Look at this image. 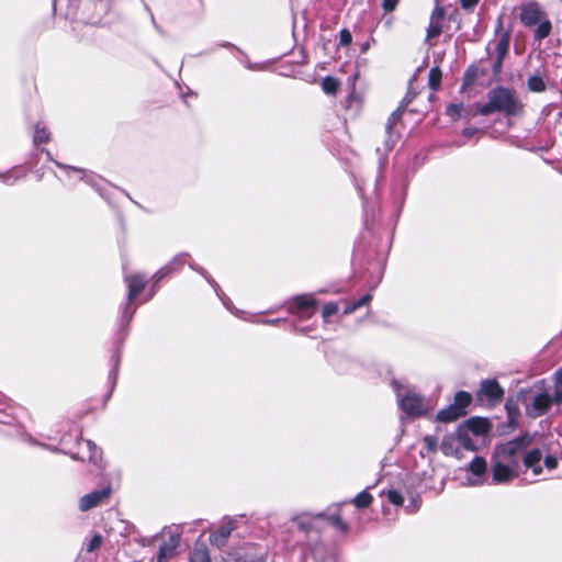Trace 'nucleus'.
I'll use <instances>...</instances> for the list:
<instances>
[{"label": "nucleus", "instance_id": "f257e3e1", "mask_svg": "<svg viewBox=\"0 0 562 562\" xmlns=\"http://www.w3.org/2000/svg\"><path fill=\"white\" fill-rule=\"evenodd\" d=\"M494 112H503L506 115H520L524 112L522 102L515 92L506 87H496L488 91L487 102L483 105L473 104L468 115H488Z\"/></svg>", "mask_w": 562, "mask_h": 562}, {"label": "nucleus", "instance_id": "f03ea898", "mask_svg": "<svg viewBox=\"0 0 562 562\" xmlns=\"http://www.w3.org/2000/svg\"><path fill=\"white\" fill-rule=\"evenodd\" d=\"M544 380L537 381L528 389H520L517 393L518 400L525 405L526 413L530 417H539L547 413L552 400L544 389Z\"/></svg>", "mask_w": 562, "mask_h": 562}, {"label": "nucleus", "instance_id": "7ed1b4c3", "mask_svg": "<svg viewBox=\"0 0 562 562\" xmlns=\"http://www.w3.org/2000/svg\"><path fill=\"white\" fill-rule=\"evenodd\" d=\"M391 385L396 394L397 405L406 416L418 417L427 413L428 404L415 387L397 380H392Z\"/></svg>", "mask_w": 562, "mask_h": 562}, {"label": "nucleus", "instance_id": "20e7f679", "mask_svg": "<svg viewBox=\"0 0 562 562\" xmlns=\"http://www.w3.org/2000/svg\"><path fill=\"white\" fill-rule=\"evenodd\" d=\"M527 441L525 438H515L506 443L498 445L493 454L499 457L502 460H507L513 465L518 468L519 457L525 451Z\"/></svg>", "mask_w": 562, "mask_h": 562}, {"label": "nucleus", "instance_id": "39448f33", "mask_svg": "<svg viewBox=\"0 0 562 562\" xmlns=\"http://www.w3.org/2000/svg\"><path fill=\"white\" fill-rule=\"evenodd\" d=\"M239 517L240 516H225L222 519V524L218 529L211 532L209 537L210 543L217 549L224 548L227 544L232 532L237 529Z\"/></svg>", "mask_w": 562, "mask_h": 562}, {"label": "nucleus", "instance_id": "423d86ee", "mask_svg": "<svg viewBox=\"0 0 562 562\" xmlns=\"http://www.w3.org/2000/svg\"><path fill=\"white\" fill-rule=\"evenodd\" d=\"M517 468L513 465V462L502 460L499 457L492 456V479L491 484H505L510 482L516 472Z\"/></svg>", "mask_w": 562, "mask_h": 562}, {"label": "nucleus", "instance_id": "0eeeda50", "mask_svg": "<svg viewBox=\"0 0 562 562\" xmlns=\"http://www.w3.org/2000/svg\"><path fill=\"white\" fill-rule=\"evenodd\" d=\"M128 293H127V304L122 315V321L128 323L135 313V308L130 307V303L144 290L145 288V277L142 274H131L125 276L124 278Z\"/></svg>", "mask_w": 562, "mask_h": 562}, {"label": "nucleus", "instance_id": "6e6552de", "mask_svg": "<svg viewBox=\"0 0 562 562\" xmlns=\"http://www.w3.org/2000/svg\"><path fill=\"white\" fill-rule=\"evenodd\" d=\"M504 393L496 379H485L481 381L476 396L480 401L486 400L490 405H496L503 400Z\"/></svg>", "mask_w": 562, "mask_h": 562}, {"label": "nucleus", "instance_id": "1a4fd4ad", "mask_svg": "<svg viewBox=\"0 0 562 562\" xmlns=\"http://www.w3.org/2000/svg\"><path fill=\"white\" fill-rule=\"evenodd\" d=\"M79 451L70 454L74 460L89 461L97 467H101V450L89 439H81L79 442Z\"/></svg>", "mask_w": 562, "mask_h": 562}, {"label": "nucleus", "instance_id": "9d476101", "mask_svg": "<svg viewBox=\"0 0 562 562\" xmlns=\"http://www.w3.org/2000/svg\"><path fill=\"white\" fill-rule=\"evenodd\" d=\"M111 493L112 488L110 485H108L101 490L92 491L91 493L83 495L79 501L80 510L87 512L90 510L91 508L97 507L105 499H108Z\"/></svg>", "mask_w": 562, "mask_h": 562}, {"label": "nucleus", "instance_id": "9b49d317", "mask_svg": "<svg viewBox=\"0 0 562 562\" xmlns=\"http://www.w3.org/2000/svg\"><path fill=\"white\" fill-rule=\"evenodd\" d=\"M445 10L441 7H436L430 15L429 25L426 31V43H430L431 40L438 37L442 32Z\"/></svg>", "mask_w": 562, "mask_h": 562}, {"label": "nucleus", "instance_id": "f8f14e48", "mask_svg": "<svg viewBox=\"0 0 562 562\" xmlns=\"http://www.w3.org/2000/svg\"><path fill=\"white\" fill-rule=\"evenodd\" d=\"M317 301L311 294L296 295L291 300L288 307L291 314H303L316 305Z\"/></svg>", "mask_w": 562, "mask_h": 562}, {"label": "nucleus", "instance_id": "ddd939ff", "mask_svg": "<svg viewBox=\"0 0 562 562\" xmlns=\"http://www.w3.org/2000/svg\"><path fill=\"white\" fill-rule=\"evenodd\" d=\"M180 544L179 535H170L169 539L164 541L157 554V562H168L176 553L177 548Z\"/></svg>", "mask_w": 562, "mask_h": 562}, {"label": "nucleus", "instance_id": "4468645a", "mask_svg": "<svg viewBox=\"0 0 562 562\" xmlns=\"http://www.w3.org/2000/svg\"><path fill=\"white\" fill-rule=\"evenodd\" d=\"M486 461L483 457H475L469 464V472L475 476L474 480L470 481V485H481L485 482L486 473Z\"/></svg>", "mask_w": 562, "mask_h": 562}, {"label": "nucleus", "instance_id": "2eb2a0df", "mask_svg": "<svg viewBox=\"0 0 562 562\" xmlns=\"http://www.w3.org/2000/svg\"><path fill=\"white\" fill-rule=\"evenodd\" d=\"M542 14L543 13L539 4L536 2H531L522 7L520 20L525 25L532 26L541 21Z\"/></svg>", "mask_w": 562, "mask_h": 562}, {"label": "nucleus", "instance_id": "dca6fc26", "mask_svg": "<svg viewBox=\"0 0 562 562\" xmlns=\"http://www.w3.org/2000/svg\"><path fill=\"white\" fill-rule=\"evenodd\" d=\"M541 459L542 452L540 449L536 448L525 454L524 464L526 468L531 469L535 475H539L542 472V468L540 467Z\"/></svg>", "mask_w": 562, "mask_h": 562}, {"label": "nucleus", "instance_id": "f3484780", "mask_svg": "<svg viewBox=\"0 0 562 562\" xmlns=\"http://www.w3.org/2000/svg\"><path fill=\"white\" fill-rule=\"evenodd\" d=\"M189 562H212L210 551L205 543L196 542L190 553Z\"/></svg>", "mask_w": 562, "mask_h": 562}, {"label": "nucleus", "instance_id": "a211bd4d", "mask_svg": "<svg viewBox=\"0 0 562 562\" xmlns=\"http://www.w3.org/2000/svg\"><path fill=\"white\" fill-rule=\"evenodd\" d=\"M462 416L464 415L459 411V408H457L453 404H450L448 407L438 412L437 420L442 423H450Z\"/></svg>", "mask_w": 562, "mask_h": 562}, {"label": "nucleus", "instance_id": "6ab92c4d", "mask_svg": "<svg viewBox=\"0 0 562 562\" xmlns=\"http://www.w3.org/2000/svg\"><path fill=\"white\" fill-rule=\"evenodd\" d=\"M472 401V396L470 393L465 391H459L454 395L453 405L459 408V411L465 415V407L470 405Z\"/></svg>", "mask_w": 562, "mask_h": 562}, {"label": "nucleus", "instance_id": "aec40b11", "mask_svg": "<svg viewBox=\"0 0 562 562\" xmlns=\"http://www.w3.org/2000/svg\"><path fill=\"white\" fill-rule=\"evenodd\" d=\"M373 497L367 491L360 492L355 498H352L351 503L357 508H367L371 505Z\"/></svg>", "mask_w": 562, "mask_h": 562}, {"label": "nucleus", "instance_id": "412c9836", "mask_svg": "<svg viewBox=\"0 0 562 562\" xmlns=\"http://www.w3.org/2000/svg\"><path fill=\"white\" fill-rule=\"evenodd\" d=\"M527 87L532 92H543L547 88V85L540 76L535 75L529 77Z\"/></svg>", "mask_w": 562, "mask_h": 562}, {"label": "nucleus", "instance_id": "4be33fe9", "mask_svg": "<svg viewBox=\"0 0 562 562\" xmlns=\"http://www.w3.org/2000/svg\"><path fill=\"white\" fill-rule=\"evenodd\" d=\"M371 300H372V295L370 293L364 294L358 301H356V302H353L351 304H348L345 307V314L353 313L358 308H360V307H362L364 305H368Z\"/></svg>", "mask_w": 562, "mask_h": 562}, {"label": "nucleus", "instance_id": "5701e85b", "mask_svg": "<svg viewBox=\"0 0 562 562\" xmlns=\"http://www.w3.org/2000/svg\"><path fill=\"white\" fill-rule=\"evenodd\" d=\"M441 70L438 67H434L429 70L428 79L431 89L436 90L441 81Z\"/></svg>", "mask_w": 562, "mask_h": 562}, {"label": "nucleus", "instance_id": "b1692460", "mask_svg": "<svg viewBox=\"0 0 562 562\" xmlns=\"http://www.w3.org/2000/svg\"><path fill=\"white\" fill-rule=\"evenodd\" d=\"M322 87L326 93L335 94L339 88V82L333 77H326L323 80Z\"/></svg>", "mask_w": 562, "mask_h": 562}, {"label": "nucleus", "instance_id": "393cba45", "mask_svg": "<svg viewBox=\"0 0 562 562\" xmlns=\"http://www.w3.org/2000/svg\"><path fill=\"white\" fill-rule=\"evenodd\" d=\"M457 439L453 436H447L443 438L441 442V450L446 456L453 454L454 452V443Z\"/></svg>", "mask_w": 562, "mask_h": 562}, {"label": "nucleus", "instance_id": "a878e982", "mask_svg": "<svg viewBox=\"0 0 562 562\" xmlns=\"http://www.w3.org/2000/svg\"><path fill=\"white\" fill-rule=\"evenodd\" d=\"M190 268L194 271H196L198 273H200L201 276H203L205 278V280L215 289L216 291V294L220 296V293H218V290H220V286L218 284L207 274V272L200 266H196V265H193V263H190L189 265Z\"/></svg>", "mask_w": 562, "mask_h": 562}, {"label": "nucleus", "instance_id": "bb28decb", "mask_svg": "<svg viewBox=\"0 0 562 562\" xmlns=\"http://www.w3.org/2000/svg\"><path fill=\"white\" fill-rule=\"evenodd\" d=\"M551 31V23L550 21L546 20L539 23L537 30H536V36L538 38H544L550 34Z\"/></svg>", "mask_w": 562, "mask_h": 562}, {"label": "nucleus", "instance_id": "cd10ccee", "mask_svg": "<svg viewBox=\"0 0 562 562\" xmlns=\"http://www.w3.org/2000/svg\"><path fill=\"white\" fill-rule=\"evenodd\" d=\"M518 402H520L518 400V397L516 400L508 398L506 401L505 408H506L509 417H514V416L518 415V413H519Z\"/></svg>", "mask_w": 562, "mask_h": 562}, {"label": "nucleus", "instance_id": "c85d7f7f", "mask_svg": "<svg viewBox=\"0 0 562 562\" xmlns=\"http://www.w3.org/2000/svg\"><path fill=\"white\" fill-rule=\"evenodd\" d=\"M189 256V254L187 252H182V254H178L177 256H175L172 258L171 261H169L167 265L168 266H171V270L175 271L177 270L179 267L183 266L184 262H186V259L187 257Z\"/></svg>", "mask_w": 562, "mask_h": 562}, {"label": "nucleus", "instance_id": "c756f323", "mask_svg": "<svg viewBox=\"0 0 562 562\" xmlns=\"http://www.w3.org/2000/svg\"><path fill=\"white\" fill-rule=\"evenodd\" d=\"M463 104L462 103H453L448 105L447 113L453 117L454 120L459 119L462 115Z\"/></svg>", "mask_w": 562, "mask_h": 562}, {"label": "nucleus", "instance_id": "7c9ffc66", "mask_svg": "<svg viewBox=\"0 0 562 562\" xmlns=\"http://www.w3.org/2000/svg\"><path fill=\"white\" fill-rule=\"evenodd\" d=\"M387 501L395 506H401L404 503L403 496L395 490L387 492Z\"/></svg>", "mask_w": 562, "mask_h": 562}, {"label": "nucleus", "instance_id": "2f4dec72", "mask_svg": "<svg viewBox=\"0 0 562 562\" xmlns=\"http://www.w3.org/2000/svg\"><path fill=\"white\" fill-rule=\"evenodd\" d=\"M49 139V134L45 127H36L34 140L37 144L46 143Z\"/></svg>", "mask_w": 562, "mask_h": 562}, {"label": "nucleus", "instance_id": "473e14b6", "mask_svg": "<svg viewBox=\"0 0 562 562\" xmlns=\"http://www.w3.org/2000/svg\"><path fill=\"white\" fill-rule=\"evenodd\" d=\"M423 441H424L425 449L428 452H430V453L436 452L437 439L434 436H425Z\"/></svg>", "mask_w": 562, "mask_h": 562}, {"label": "nucleus", "instance_id": "72a5a7b5", "mask_svg": "<svg viewBox=\"0 0 562 562\" xmlns=\"http://www.w3.org/2000/svg\"><path fill=\"white\" fill-rule=\"evenodd\" d=\"M101 544H102V537L99 533H97L90 539L89 543L87 544V551L93 552L97 549H99L101 547Z\"/></svg>", "mask_w": 562, "mask_h": 562}, {"label": "nucleus", "instance_id": "f704fd0d", "mask_svg": "<svg viewBox=\"0 0 562 562\" xmlns=\"http://www.w3.org/2000/svg\"><path fill=\"white\" fill-rule=\"evenodd\" d=\"M338 311V305L334 302H329L323 307V317L327 319L329 316L336 314Z\"/></svg>", "mask_w": 562, "mask_h": 562}, {"label": "nucleus", "instance_id": "c9c22d12", "mask_svg": "<svg viewBox=\"0 0 562 562\" xmlns=\"http://www.w3.org/2000/svg\"><path fill=\"white\" fill-rule=\"evenodd\" d=\"M171 272V266L166 265L154 274L153 279L157 283Z\"/></svg>", "mask_w": 562, "mask_h": 562}, {"label": "nucleus", "instance_id": "e433bc0d", "mask_svg": "<svg viewBox=\"0 0 562 562\" xmlns=\"http://www.w3.org/2000/svg\"><path fill=\"white\" fill-rule=\"evenodd\" d=\"M329 521L337 528H339L341 531H347L348 526L347 524L340 518L338 515H333L329 517Z\"/></svg>", "mask_w": 562, "mask_h": 562}, {"label": "nucleus", "instance_id": "4c0bfd02", "mask_svg": "<svg viewBox=\"0 0 562 562\" xmlns=\"http://www.w3.org/2000/svg\"><path fill=\"white\" fill-rule=\"evenodd\" d=\"M479 76V70L477 68H474V67H471L467 74H465V78H464V85H472L474 82V80L476 79V77Z\"/></svg>", "mask_w": 562, "mask_h": 562}, {"label": "nucleus", "instance_id": "58836bf2", "mask_svg": "<svg viewBox=\"0 0 562 562\" xmlns=\"http://www.w3.org/2000/svg\"><path fill=\"white\" fill-rule=\"evenodd\" d=\"M351 40H352L351 34L347 29H344L340 31L339 41H340L341 45H344V46L349 45L351 43Z\"/></svg>", "mask_w": 562, "mask_h": 562}, {"label": "nucleus", "instance_id": "ea45409f", "mask_svg": "<svg viewBox=\"0 0 562 562\" xmlns=\"http://www.w3.org/2000/svg\"><path fill=\"white\" fill-rule=\"evenodd\" d=\"M397 3H398V0H383L382 8L385 12H392L395 10Z\"/></svg>", "mask_w": 562, "mask_h": 562}, {"label": "nucleus", "instance_id": "a19ab883", "mask_svg": "<svg viewBox=\"0 0 562 562\" xmlns=\"http://www.w3.org/2000/svg\"><path fill=\"white\" fill-rule=\"evenodd\" d=\"M551 400L555 404H561L562 403V386H560L558 384L555 385L554 395H553V397H551Z\"/></svg>", "mask_w": 562, "mask_h": 562}, {"label": "nucleus", "instance_id": "79ce46f5", "mask_svg": "<svg viewBox=\"0 0 562 562\" xmlns=\"http://www.w3.org/2000/svg\"><path fill=\"white\" fill-rule=\"evenodd\" d=\"M419 507V501L416 498L411 499L409 504L405 506L407 513H415Z\"/></svg>", "mask_w": 562, "mask_h": 562}, {"label": "nucleus", "instance_id": "37998d69", "mask_svg": "<svg viewBox=\"0 0 562 562\" xmlns=\"http://www.w3.org/2000/svg\"><path fill=\"white\" fill-rule=\"evenodd\" d=\"M119 362H120V358L116 357L114 368L110 372V379L112 380V389L114 387V385L116 383V379H117V369L116 368L119 366Z\"/></svg>", "mask_w": 562, "mask_h": 562}, {"label": "nucleus", "instance_id": "c03bdc74", "mask_svg": "<svg viewBox=\"0 0 562 562\" xmlns=\"http://www.w3.org/2000/svg\"><path fill=\"white\" fill-rule=\"evenodd\" d=\"M507 48H508V40L503 38L498 44V52H499V56H502V58H504V56L507 52Z\"/></svg>", "mask_w": 562, "mask_h": 562}, {"label": "nucleus", "instance_id": "a18cd8bd", "mask_svg": "<svg viewBox=\"0 0 562 562\" xmlns=\"http://www.w3.org/2000/svg\"><path fill=\"white\" fill-rule=\"evenodd\" d=\"M557 464H558V461L553 456H547L544 458V465L548 469H554L557 467Z\"/></svg>", "mask_w": 562, "mask_h": 562}, {"label": "nucleus", "instance_id": "49530a36", "mask_svg": "<svg viewBox=\"0 0 562 562\" xmlns=\"http://www.w3.org/2000/svg\"><path fill=\"white\" fill-rule=\"evenodd\" d=\"M479 0H460V4L463 9H471L473 8Z\"/></svg>", "mask_w": 562, "mask_h": 562}, {"label": "nucleus", "instance_id": "de8ad7c7", "mask_svg": "<svg viewBox=\"0 0 562 562\" xmlns=\"http://www.w3.org/2000/svg\"><path fill=\"white\" fill-rule=\"evenodd\" d=\"M502 61H503L502 56H498V58H497V60L495 61L494 67H493V69H494V72H495V74H499V72H501V69H502Z\"/></svg>", "mask_w": 562, "mask_h": 562}, {"label": "nucleus", "instance_id": "09e8293b", "mask_svg": "<svg viewBox=\"0 0 562 562\" xmlns=\"http://www.w3.org/2000/svg\"><path fill=\"white\" fill-rule=\"evenodd\" d=\"M476 132H477V130H476V128H471V127L464 128V130L462 131V133H463V135H464L465 137H472Z\"/></svg>", "mask_w": 562, "mask_h": 562}, {"label": "nucleus", "instance_id": "8fccbe9b", "mask_svg": "<svg viewBox=\"0 0 562 562\" xmlns=\"http://www.w3.org/2000/svg\"><path fill=\"white\" fill-rule=\"evenodd\" d=\"M555 384L562 386V368L555 372Z\"/></svg>", "mask_w": 562, "mask_h": 562}, {"label": "nucleus", "instance_id": "3c124183", "mask_svg": "<svg viewBox=\"0 0 562 562\" xmlns=\"http://www.w3.org/2000/svg\"><path fill=\"white\" fill-rule=\"evenodd\" d=\"M280 322H281L280 318L260 321L261 324H266V325H277Z\"/></svg>", "mask_w": 562, "mask_h": 562}, {"label": "nucleus", "instance_id": "603ef678", "mask_svg": "<svg viewBox=\"0 0 562 562\" xmlns=\"http://www.w3.org/2000/svg\"><path fill=\"white\" fill-rule=\"evenodd\" d=\"M395 121H396V117H395V116H393V117L391 119L390 123L387 124L386 130H387V132H389V133L391 132V130H392L393 125L395 124Z\"/></svg>", "mask_w": 562, "mask_h": 562}, {"label": "nucleus", "instance_id": "864d4df0", "mask_svg": "<svg viewBox=\"0 0 562 562\" xmlns=\"http://www.w3.org/2000/svg\"><path fill=\"white\" fill-rule=\"evenodd\" d=\"M356 187L358 188V190L360 191L361 195L364 198L366 194L364 192L362 191V188H361V184L359 182L356 183Z\"/></svg>", "mask_w": 562, "mask_h": 562}, {"label": "nucleus", "instance_id": "5fc2aeb1", "mask_svg": "<svg viewBox=\"0 0 562 562\" xmlns=\"http://www.w3.org/2000/svg\"><path fill=\"white\" fill-rule=\"evenodd\" d=\"M378 182H379V181H378V179H375V180H374V183H373L374 188H376V187H378Z\"/></svg>", "mask_w": 562, "mask_h": 562}, {"label": "nucleus", "instance_id": "6e6d98bb", "mask_svg": "<svg viewBox=\"0 0 562 562\" xmlns=\"http://www.w3.org/2000/svg\"><path fill=\"white\" fill-rule=\"evenodd\" d=\"M52 451L58 452L59 450L57 448H52Z\"/></svg>", "mask_w": 562, "mask_h": 562}]
</instances>
